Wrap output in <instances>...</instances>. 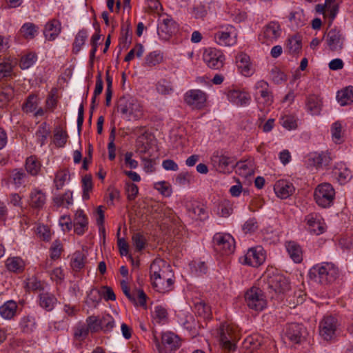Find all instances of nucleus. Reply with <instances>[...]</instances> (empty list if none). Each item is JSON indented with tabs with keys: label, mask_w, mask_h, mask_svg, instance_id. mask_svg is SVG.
<instances>
[{
	"label": "nucleus",
	"mask_w": 353,
	"mask_h": 353,
	"mask_svg": "<svg viewBox=\"0 0 353 353\" xmlns=\"http://www.w3.org/2000/svg\"><path fill=\"white\" fill-rule=\"evenodd\" d=\"M17 303L13 301H8L0 307V315L5 319H11L16 314Z\"/></svg>",
	"instance_id": "nucleus-31"
},
{
	"label": "nucleus",
	"mask_w": 353,
	"mask_h": 353,
	"mask_svg": "<svg viewBox=\"0 0 353 353\" xmlns=\"http://www.w3.org/2000/svg\"><path fill=\"white\" fill-rule=\"evenodd\" d=\"M203 60L210 68L219 70L224 65L225 57L220 50L209 48L203 54Z\"/></svg>",
	"instance_id": "nucleus-11"
},
{
	"label": "nucleus",
	"mask_w": 353,
	"mask_h": 353,
	"mask_svg": "<svg viewBox=\"0 0 353 353\" xmlns=\"http://www.w3.org/2000/svg\"><path fill=\"white\" fill-rule=\"evenodd\" d=\"M61 31L60 23L57 20H52L46 25L43 34L50 41L54 40Z\"/></svg>",
	"instance_id": "nucleus-27"
},
{
	"label": "nucleus",
	"mask_w": 353,
	"mask_h": 353,
	"mask_svg": "<svg viewBox=\"0 0 353 353\" xmlns=\"http://www.w3.org/2000/svg\"><path fill=\"white\" fill-rule=\"evenodd\" d=\"M154 188L165 196H170L172 194L171 187L165 181L156 183Z\"/></svg>",
	"instance_id": "nucleus-63"
},
{
	"label": "nucleus",
	"mask_w": 353,
	"mask_h": 353,
	"mask_svg": "<svg viewBox=\"0 0 353 353\" xmlns=\"http://www.w3.org/2000/svg\"><path fill=\"white\" fill-rule=\"evenodd\" d=\"M239 336L236 330L228 325L222 326L220 329V341L224 349L234 351L236 349V342Z\"/></svg>",
	"instance_id": "nucleus-9"
},
{
	"label": "nucleus",
	"mask_w": 353,
	"mask_h": 353,
	"mask_svg": "<svg viewBox=\"0 0 353 353\" xmlns=\"http://www.w3.org/2000/svg\"><path fill=\"white\" fill-rule=\"evenodd\" d=\"M37 108V97L34 95H30L26 102L23 105V110L26 112H32Z\"/></svg>",
	"instance_id": "nucleus-61"
},
{
	"label": "nucleus",
	"mask_w": 353,
	"mask_h": 353,
	"mask_svg": "<svg viewBox=\"0 0 353 353\" xmlns=\"http://www.w3.org/2000/svg\"><path fill=\"white\" fill-rule=\"evenodd\" d=\"M213 246L216 252L222 255H228L234 251L235 241L229 234L216 233L213 236Z\"/></svg>",
	"instance_id": "nucleus-5"
},
{
	"label": "nucleus",
	"mask_w": 353,
	"mask_h": 353,
	"mask_svg": "<svg viewBox=\"0 0 353 353\" xmlns=\"http://www.w3.org/2000/svg\"><path fill=\"white\" fill-rule=\"evenodd\" d=\"M337 327V321L333 316H325L319 325L320 335L326 341L332 339Z\"/></svg>",
	"instance_id": "nucleus-13"
},
{
	"label": "nucleus",
	"mask_w": 353,
	"mask_h": 353,
	"mask_svg": "<svg viewBox=\"0 0 353 353\" xmlns=\"http://www.w3.org/2000/svg\"><path fill=\"white\" fill-rule=\"evenodd\" d=\"M184 101L193 109H201L206 102V94L201 90H190L184 95Z\"/></svg>",
	"instance_id": "nucleus-12"
},
{
	"label": "nucleus",
	"mask_w": 353,
	"mask_h": 353,
	"mask_svg": "<svg viewBox=\"0 0 353 353\" xmlns=\"http://www.w3.org/2000/svg\"><path fill=\"white\" fill-rule=\"evenodd\" d=\"M194 312L204 319H210L212 317L210 307L203 301H199L194 303Z\"/></svg>",
	"instance_id": "nucleus-32"
},
{
	"label": "nucleus",
	"mask_w": 353,
	"mask_h": 353,
	"mask_svg": "<svg viewBox=\"0 0 353 353\" xmlns=\"http://www.w3.org/2000/svg\"><path fill=\"white\" fill-rule=\"evenodd\" d=\"M306 106L312 114H316L320 112L321 102L316 96L311 95L307 99Z\"/></svg>",
	"instance_id": "nucleus-43"
},
{
	"label": "nucleus",
	"mask_w": 353,
	"mask_h": 353,
	"mask_svg": "<svg viewBox=\"0 0 353 353\" xmlns=\"http://www.w3.org/2000/svg\"><path fill=\"white\" fill-rule=\"evenodd\" d=\"M210 161L214 168L220 173H230L234 169V158L227 156L222 152H214Z\"/></svg>",
	"instance_id": "nucleus-6"
},
{
	"label": "nucleus",
	"mask_w": 353,
	"mask_h": 353,
	"mask_svg": "<svg viewBox=\"0 0 353 353\" xmlns=\"http://www.w3.org/2000/svg\"><path fill=\"white\" fill-rule=\"evenodd\" d=\"M170 265L161 259H155L150 265V279L157 275L159 276V273L165 272V270H170Z\"/></svg>",
	"instance_id": "nucleus-25"
},
{
	"label": "nucleus",
	"mask_w": 353,
	"mask_h": 353,
	"mask_svg": "<svg viewBox=\"0 0 353 353\" xmlns=\"http://www.w3.org/2000/svg\"><path fill=\"white\" fill-rule=\"evenodd\" d=\"M176 30L175 22L170 18H165L158 24L157 31L160 37L168 39Z\"/></svg>",
	"instance_id": "nucleus-16"
},
{
	"label": "nucleus",
	"mask_w": 353,
	"mask_h": 353,
	"mask_svg": "<svg viewBox=\"0 0 353 353\" xmlns=\"http://www.w3.org/2000/svg\"><path fill=\"white\" fill-rule=\"evenodd\" d=\"M188 214L192 219L201 221L205 220L208 216L205 209L199 205H192L188 208Z\"/></svg>",
	"instance_id": "nucleus-34"
},
{
	"label": "nucleus",
	"mask_w": 353,
	"mask_h": 353,
	"mask_svg": "<svg viewBox=\"0 0 353 353\" xmlns=\"http://www.w3.org/2000/svg\"><path fill=\"white\" fill-rule=\"evenodd\" d=\"M172 270L159 273V276L150 279L152 288L160 293L168 292L173 289L174 280Z\"/></svg>",
	"instance_id": "nucleus-7"
},
{
	"label": "nucleus",
	"mask_w": 353,
	"mask_h": 353,
	"mask_svg": "<svg viewBox=\"0 0 353 353\" xmlns=\"http://www.w3.org/2000/svg\"><path fill=\"white\" fill-rule=\"evenodd\" d=\"M263 282L264 283L263 288L268 290L270 293H285L290 288L288 279L280 274L268 273L263 277Z\"/></svg>",
	"instance_id": "nucleus-3"
},
{
	"label": "nucleus",
	"mask_w": 353,
	"mask_h": 353,
	"mask_svg": "<svg viewBox=\"0 0 353 353\" xmlns=\"http://www.w3.org/2000/svg\"><path fill=\"white\" fill-rule=\"evenodd\" d=\"M117 111L125 116H133L139 119L143 115V108L134 97L126 94L121 97L117 101Z\"/></svg>",
	"instance_id": "nucleus-2"
},
{
	"label": "nucleus",
	"mask_w": 353,
	"mask_h": 353,
	"mask_svg": "<svg viewBox=\"0 0 353 353\" xmlns=\"http://www.w3.org/2000/svg\"><path fill=\"white\" fill-rule=\"evenodd\" d=\"M236 61L241 73L248 77L252 74L250 57L243 52H240L236 57Z\"/></svg>",
	"instance_id": "nucleus-19"
},
{
	"label": "nucleus",
	"mask_w": 353,
	"mask_h": 353,
	"mask_svg": "<svg viewBox=\"0 0 353 353\" xmlns=\"http://www.w3.org/2000/svg\"><path fill=\"white\" fill-rule=\"evenodd\" d=\"M271 78L276 84H280L287 80L286 75L277 67L272 69Z\"/></svg>",
	"instance_id": "nucleus-58"
},
{
	"label": "nucleus",
	"mask_w": 353,
	"mask_h": 353,
	"mask_svg": "<svg viewBox=\"0 0 353 353\" xmlns=\"http://www.w3.org/2000/svg\"><path fill=\"white\" fill-rule=\"evenodd\" d=\"M334 174L341 185H345L352 178L351 171L343 164L339 163L334 169Z\"/></svg>",
	"instance_id": "nucleus-21"
},
{
	"label": "nucleus",
	"mask_w": 353,
	"mask_h": 353,
	"mask_svg": "<svg viewBox=\"0 0 353 353\" xmlns=\"http://www.w3.org/2000/svg\"><path fill=\"white\" fill-rule=\"evenodd\" d=\"M7 268L12 272H21L24 268V262L19 257L8 258L6 261Z\"/></svg>",
	"instance_id": "nucleus-42"
},
{
	"label": "nucleus",
	"mask_w": 353,
	"mask_h": 353,
	"mask_svg": "<svg viewBox=\"0 0 353 353\" xmlns=\"http://www.w3.org/2000/svg\"><path fill=\"white\" fill-rule=\"evenodd\" d=\"M143 46L141 43H137L134 48H133L125 56L124 61H130L134 58L136 55L137 57H141L143 54Z\"/></svg>",
	"instance_id": "nucleus-57"
},
{
	"label": "nucleus",
	"mask_w": 353,
	"mask_h": 353,
	"mask_svg": "<svg viewBox=\"0 0 353 353\" xmlns=\"http://www.w3.org/2000/svg\"><path fill=\"white\" fill-rule=\"evenodd\" d=\"M215 39L219 45L224 46H232L234 43V39L228 32H218L215 34Z\"/></svg>",
	"instance_id": "nucleus-47"
},
{
	"label": "nucleus",
	"mask_w": 353,
	"mask_h": 353,
	"mask_svg": "<svg viewBox=\"0 0 353 353\" xmlns=\"http://www.w3.org/2000/svg\"><path fill=\"white\" fill-rule=\"evenodd\" d=\"M36 60V54L34 53H29L21 57L19 66L23 70L28 69L34 63Z\"/></svg>",
	"instance_id": "nucleus-54"
},
{
	"label": "nucleus",
	"mask_w": 353,
	"mask_h": 353,
	"mask_svg": "<svg viewBox=\"0 0 353 353\" xmlns=\"http://www.w3.org/2000/svg\"><path fill=\"white\" fill-rule=\"evenodd\" d=\"M125 192L129 201H133L139 193V188L137 185L131 182L125 183Z\"/></svg>",
	"instance_id": "nucleus-60"
},
{
	"label": "nucleus",
	"mask_w": 353,
	"mask_h": 353,
	"mask_svg": "<svg viewBox=\"0 0 353 353\" xmlns=\"http://www.w3.org/2000/svg\"><path fill=\"white\" fill-rule=\"evenodd\" d=\"M101 298V292L96 289H92L88 296L85 303L90 307H95Z\"/></svg>",
	"instance_id": "nucleus-49"
},
{
	"label": "nucleus",
	"mask_w": 353,
	"mask_h": 353,
	"mask_svg": "<svg viewBox=\"0 0 353 353\" xmlns=\"http://www.w3.org/2000/svg\"><path fill=\"white\" fill-rule=\"evenodd\" d=\"M21 329L26 334L32 333L36 328V321L33 316H24L20 323Z\"/></svg>",
	"instance_id": "nucleus-40"
},
{
	"label": "nucleus",
	"mask_w": 353,
	"mask_h": 353,
	"mask_svg": "<svg viewBox=\"0 0 353 353\" xmlns=\"http://www.w3.org/2000/svg\"><path fill=\"white\" fill-rule=\"evenodd\" d=\"M264 261L265 256L260 248L249 249L244 256V263L252 267L259 266Z\"/></svg>",
	"instance_id": "nucleus-15"
},
{
	"label": "nucleus",
	"mask_w": 353,
	"mask_h": 353,
	"mask_svg": "<svg viewBox=\"0 0 353 353\" xmlns=\"http://www.w3.org/2000/svg\"><path fill=\"white\" fill-rule=\"evenodd\" d=\"M337 100L344 106L353 102V87H347L337 92Z\"/></svg>",
	"instance_id": "nucleus-33"
},
{
	"label": "nucleus",
	"mask_w": 353,
	"mask_h": 353,
	"mask_svg": "<svg viewBox=\"0 0 353 353\" xmlns=\"http://www.w3.org/2000/svg\"><path fill=\"white\" fill-rule=\"evenodd\" d=\"M232 212V204L229 201L224 200L218 205V214L222 217L229 216Z\"/></svg>",
	"instance_id": "nucleus-52"
},
{
	"label": "nucleus",
	"mask_w": 353,
	"mask_h": 353,
	"mask_svg": "<svg viewBox=\"0 0 353 353\" xmlns=\"http://www.w3.org/2000/svg\"><path fill=\"white\" fill-rule=\"evenodd\" d=\"M309 161H311L312 165L319 168L328 165L330 158L325 153H314L310 155Z\"/></svg>",
	"instance_id": "nucleus-35"
},
{
	"label": "nucleus",
	"mask_w": 353,
	"mask_h": 353,
	"mask_svg": "<svg viewBox=\"0 0 353 353\" xmlns=\"http://www.w3.org/2000/svg\"><path fill=\"white\" fill-rule=\"evenodd\" d=\"M86 323L87 326L92 332H97L99 330H102V319H99L95 316H90L86 319Z\"/></svg>",
	"instance_id": "nucleus-51"
},
{
	"label": "nucleus",
	"mask_w": 353,
	"mask_h": 353,
	"mask_svg": "<svg viewBox=\"0 0 353 353\" xmlns=\"http://www.w3.org/2000/svg\"><path fill=\"white\" fill-rule=\"evenodd\" d=\"M325 41L331 51H339L343 48V37L339 30H330L326 34Z\"/></svg>",
	"instance_id": "nucleus-14"
},
{
	"label": "nucleus",
	"mask_w": 353,
	"mask_h": 353,
	"mask_svg": "<svg viewBox=\"0 0 353 353\" xmlns=\"http://www.w3.org/2000/svg\"><path fill=\"white\" fill-rule=\"evenodd\" d=\"M228 98L231 102L239 105L248 103L250 99L247 93L238 90L229 91L228 93Z\"/></svg>",
	"instance_id": "nucleus-24"
},
{
	"label": "nucleus",
	"mask_w": 353,
	"mask_h": 353,
	"mask_svg": "<svg viewBox=\"0 0 353 353\" xmlns=\"http://www.w3.org/2000/svg\"><path fill=\"white\" fill-rule=\"evenodd\" d=\"M314 197L316 204L321 208H329L335 198V190L329 183L319 184L315 189Z\"/></svg>",
	"instance_id": "nucleus-4"
},
{
	"label": "nucleus",
	"mask_w": 353,
	"mask_h": 353,
	"mask_svg": "<svg viewBox=\"0 0 353 353\" xmlns=\"http://www.w3.org/2000/svg\"><path fill=\"white\" fill-rule=\"evenodd\" d=\"M281 125L288 130H295L297 125V119L293 115H285L281 119Z\"/></svg>",
	"instance_id": "nucleus-48"
},
{
	"label": "nucleus",
	"mask_w": 353,
	"mask_h": 353,
	"mask_svg": "<svg viewBox=\"0 0 353 353\" xmlns=\"http://www.w3.org/2000/svg\"><path fill=\"white\" fill-rule=\"evenodd\" d=\"M86 256L83 251H76L72 255L70 261V265L73 270L79 271L84 268L85 264Z\"/></svg>",
	"instance_id": "nucleus-30"
},
{
	"label": "nucleus",
	"mask_w": 353,
	"mask_h": 353,
	"mask_svg": "<svg viewBox=\"0 0 353 353\" xmlns=\"http://www.w3.org/2000/svg\"><path fill=\"white\" fill-rule=\"evenodd\" d=\"M285 335L292 344H300L305 340L307 330L302 324L291 323L288 326Z\"/></svg>",
	"instance_id": "nucleus-10"
},
{
	"label": "nucleus",
	"mask_w": 353,
	"mask_h": 353,
	"mask_svg": "<svg viewBox=\"0 0 353 353\" xmlns=\"http://www.w3.org/2000/svg\"><path fill=\"white\" fill-rule=\"evenodd\" d=\"M46 197L41 190L35 189L30 194V205L35 209L42 208L46 203Z\"/></svg>",
	"instance_id": "nucleus-23"
},
{
	"label": "nucleus",
	"mask_w": 353,
	"mask_h": 353,
	"mask_svg": "<svg viewBox=\"0 0 353 353\" xmlns=\"http://www.w3.org/2000/svg\"><path fill=\"white\" fill-rule=\"evenodd\" d=\"M287 251L290 258L296 263L303 260L302 250L299 245L294 241H290L286 244Z\"/></svg>",
	"instance_id": "nucleus-26"
},
{
	"label": "nucleus",
	"mask_w": 353,
	"mask_h": 353,
	"mask_svg": "<svg viewBox=\"0 0 353 353\" xmlns=\"http://www.w3.org/2000/svg\"><path fill=\"white\" fill-rule=\"evenodd\" d=\"M332 140L335 143H341L343 141V132L342 125L339 121L334 123L331 127Z\"/></svg>",
	"instance_id": "nucleus-45"
},
{
	"label": "nucleus",
	"mask_w": 353,
	"mask_h": 353,
	"mask_svg": "<svg viewBox=\"0 0 353 353\" xmlns=\"http://www.w3.org/2000/svg\"><path fill=\"white\" fill-rule=\"evenodd\" d=\"M245 300L248 306L256 311H261L266 307V300L261 290L256 287H252L246 292Z\"/></svg>",
	"instance_id": "nucleus-8"
},
{
	"label": "nucleus",
	"mask_w": 353,
	"mask_h": 353,
	"mask_svg": "<svg viewBox=\"0 0 353 353\" xmlns=\"http://www.w3.org/2000/svg\"><path fill=\"white\" fill-rule=\"evenodd\" d=\"M87 38L88 34L86 30H81L77 33L73 43L72 51L74 53L77 54L81 50V47L84 45Z\"/></svg>",
	"instance_id": "nucleus-44"
},
{
	"label": "nucleus",
	"mask_w": 353,
	"mask_h": 353,
	"mask_svg": "<svg viewBox=\"0 0 353 353\" xmlns=\"http://www.w3.org/2000/svg\"><path fill=\"white\" fill-rule=\"evenodd\" d=\"M68 171L66 170H59L57 172L54 179L57 190H60L63 187L65 181L68 179Z\"/></svg>",
	"instance_id": "nucleus-50"
},
{
	"label": "nucleus",
	"mask_w": 353,
	"mask_h": 353,
	"mask_svg": "<svg viewBox=\"0 0 353 353\" xmlns=\"http://www.w3.org/2000/svg\"><path fill=\"white\" fill-rule=\"evenodd\" d=\"M339 275V269L331 263L313 266L310 272V279L322 285H327L334 281Z\"/></svg>",
	"instance_id": "nucleus-1"
},
{
	"label": "nucleus",
	"mask_w": 353,
	"mask_h": 353,
	"mask_svg": "<svg viewBox=\"0 0 353 353\" xmlns=\"http://www.w3.org/2000/svg\"><path fill=\"white\" fill-rule=\"evenodd\" d=\"M154 321L160 324L167 319L168 312L167 310L162 306H156L153 312Z\"/></svg>",
	"instance_id": "nucleus-53"
},
{
	"label": "nucleus",
	"mask_w": 353,
	"mask_h": 353,
	"mask_svg": "<svg viewBox=\"0 0 353 353\" xmlns=\"http://www.w3.org/2000/svg\"><path fill=\"white\" fill-rule=\"evenodd\" d=\"M132 239L133 245L138 250L140 251L144 248L146 240L143 235L140 233H135L132 236Z\"/></svg>",
	"instance_id": "nucleus-64"
},
{
	"label": "nucleus",
	"mask_w": 353,
	"mask_h": 353,
	"mask_svg": "<svg viewBox=\"0 0 353 353\" xmlns=\"http://www.w3.org/2000/svg\"><path fill=\"white\" fill-rule=\"evenodd\" d=\"M67 132L63 130L60 127L57 128L54 134V143L58 147H63L67 142Z\"/></svg>",
	"instance_id": "nucleus-46"
},
{
	"label": "nucleus",
	"mask_w": 353,
	"mask_h": 353,
	"mask_svg": "<svg viewBox=\"0 0 353 353\" xmlns=\"http://www.w3.org/2000/svg\"><path fill=\"white\" fill-rule=\"evenodd\" d=\"M26 175V173L22 170L14 169L11 172L10 178L15 185L19 186L22 184Z\"/></svg>",
	"instance_id": "nucleus-62"
},
{
	"label": "nucleus",
	"mask_w": 353,
	"mask_h": 353,
	"mask_svg": "<svg viewBox=\"0 0 353 353\" xmlns=\"http://www.w3.org/2000/svg\"><path fill=\"white\" fill-rule=\"evenodd\" d=\"M234 168H236V173L245 177L254 174V168L251 161H241L236 163L234 161Z\"/></svg>",
	"instance_id": "nucleus-28"
},
{
	"label": "nucleus",
	"mask_w": 353,
	"mask_h": 353,
	"mask_svg": "<svg viewBox=\"0 0 353 353\" xmlns=\"http://www.w3.org/2000/svg\"><path fill=\"white\" fill-rule=\"evenodd\" d=\"M305 221L308 226V230L311 234L319 235L325 232V223L314 214H309L305 217Z\"/></svg>",
	"instance_id": "nucleus-18"
},
{
	"label": "nucleus",
	"mask_w": 353,
	"mask_h": 353,
	"mask_svg": "<svg viewBox=\"0 0 353 353\" xmlns=\"http://www.w3.org/2000/svg\"><path fill=\"white\" fill-rule=\"evenodd\" d=\"M281 34V28L276 21H271L263 29V36L267 39L273 41L276 40Z\"/></svg>",
	"instance_id": "nucleus-20"
},
{
	"label": "nucleus",
	"mask_w": 353,
	"mask_h": 353,
	"mask_svg": "<svg viewBox=\"0 0 353 353\" xmlns=\"http://www.w3.org/2000/svg\"><path fill=\"white\" fill-rule=\"evenodd\" d=\"M26 169L28 173L35 176L37 175L40 169L41 163L34 156H30L27 158L26 161Z\"/></svg>",
	"instance_id": "nucleus-38"
},
{
	"label": "nucleus",
	"mask_w": 353,
	"mask_h": 353,
	"mask_svg": "<svg viewBox=\"0 0 353 353\" xmlns=\"http://www.w3.org/2000/svg\"><path fill=\"white\" fill-rule=\"evenodd\" d=\"M50 258L52 260L59 259L61 256V252L63 251V245L60 241H54L50 247Z\"/></svg>",
	"instance_id": "nucleus-59"
},
{
	"label": "nucleus",
	"mask_w": 353,
	"mask_h": 353,
	"mask_svg": "<svg viewBox=\"0 0 353 353\" xmlns=\"http://www.w3.org/2000/svg\"><path fill=\"white\" fill-rule=\"evenodd\" d=\"M20 31L25 39H32L38 32V27L32 23H26L22 26Z\"/></svg>",
	"instance_id": "nucleus-41"
},
{
	"label": "nucleus",
	"mask_w": 353,
	"mask_h": 353,
	"mask_svg": "<svg viewBox=\"0 0 353 353\" xmlns=\"http://www.w3.org/2000/svg\"><path fill=\"white\" fill-rule=\"evenodd\" d=\"M302 48L301 38L299 35H294L288 40L287 48L291 54H298Z\"/></svg>",
	"instance_id": "nucleus-36"
},
{
	"label": "nucleus",
	"mask_w": 353,
	"mask_h": 353,
	"mask_svg": "<svg viewBox=\"0 0 353 353\" xmlns=\"http://www.w3.org/2000/svg\"><path fill=\"white\" fill-rule=\"evenodd\" d=\"M89 331L86 324H79L74 328V336L77 339L83 340L88 336Z\"/></svg>",
	"instance_id": "nucleus-56"
},
{
	"label": "nucleus",
	"mask_w": 353,
	"mask_h": 353,
	"mask_svg": "<svg viewBox=\"0 0 353 353\" xmlns=\"http://www.w3.org/2000/svg\"><path fill=\"white\" fill-rule=\"evenodd\" d=\"M14 97V89L10 85L3 87L0 90V108H3Z\"/></svg>",
	"instance_id": "nucleus-39"
},
{
	"label": "nucleus",
	"mask_w": 353,
	"mask_h": 353,
	"mask_svg": "<svg viewBox=\"0 0 353 353\" xmlns=\"http://www.w3.org/2000/svg\"><path fill=\"white\" fill-rule=\"evenodd\" d=\"M163 60V56L159 51H153L146 55L144 65L153 67L161 63Z\"/></svg>",
	"instance_id": "nucleus-37"
},
{
	"label": "nucleus",
	"mask_w": 353,
	"mask_h": 353,
	"mask_svg": "<svg viewBox=\"0 0 353 353\" xmlns=\"http://www.w3.org/2000/svg\"><path fill=\"white\" fill-rule=\"evenodd\" d=\"M274 190L277 196L281 199H287L293 194L294 188L292 183L282 181L276 183Z\"/></svg>",
	"instance_id": "nucleus-22"
},
{
	"label": "nucleus",
	"mask_w": 353,
	"mask_h": 353,
	"mask_svg": "<svg viewBox=\"0 0 353 353\" xmlns=\"http://www.w3.org/2000/svg\"><path fill=\"white\" fill-rule=\"evenodd\" d=\"M161 343L164 346L166 352L176 350L180 346L179 337L172 332L162 334Z\"/></svg>",
	"instance_id": "nucleus-17"
},
{
	"label": "nucleus",
	"mask_w": 353,
	"mask_h": 353,
	"mask_svg": "<svg viewBox=\"0 0 353 353\" xmlns=\"http://www.w3.org/2000/svg\"><path fill=\"white\" fill-rule=\"evenodd\" d=\"M259 94L261 98L257 99L259 104L263 103L265 105L269 106L273 102V95L272 92L268 89L266 90H260Z\"/></svg>",
	"instance_id": "nucleus-55"
},
{
	"label": "nucleus",
	"mask_w": 353,
	"mask_h": 353,
	"mask_svg": "<svg viewBox=\"0 0 353 353\" xmlns=\"http://www.w3.org/2000/svg\"><path fill=\"white\" fill-rule=\"evenodd\" d=\"M57 301L56 297L51 293L43 292L39 295V305L47 311H51Z\"/></svg>",
	"instance_id": "nucleus-29"
}]
</instances>
